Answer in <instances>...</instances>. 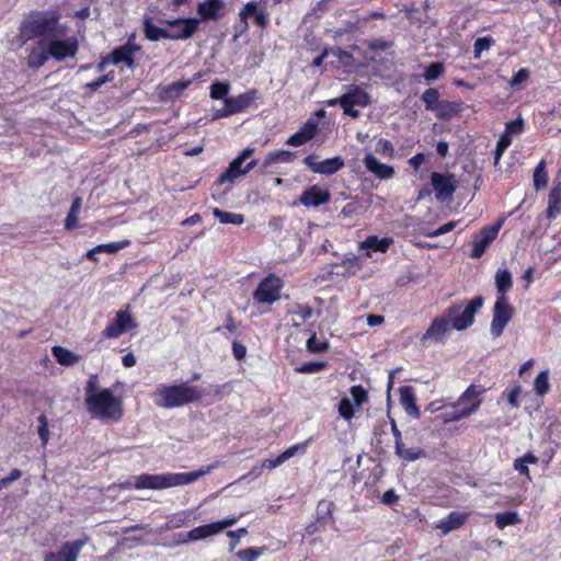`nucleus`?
<instances>
[{"mask_svg":"<svg viewBox=\"0 0 561 561\" xmlns=\"http://www.w3.org/2000/svg\"><path fill=\"white\" fill-rule=\"evenodd\" d=\"M250 13H256V25L264 28L268 24V14L265 9L260 8L255 1H250L239 12V23L236 25L237 35H241L249 30L248 19Z\"/></svg>","mask_w":561,"mask_h":561,"instance_id":"14","label":"nucleus"},{"mask_svg":"<svg viewBox=\"0 0 561 561\" xmlns=\"http://www.w3.org/2000/svg\"><path fill=\"white\" fill-rule=\"evenodd\" d=\"M299 130L304 135L305 139L309 141L317 133V124L313 121H308Z\"/></svg>","mask_w":561,"mask_h":561,"instance_id":"60","label":"nucleus"},{"mask_svg":"<svg viewBox=\"0 0 561 561\" xmlns=\"http://www.w3.org/2000/svg\"><path fill=\"white\" fill-rule=\"evenodd\" d=\"M82 199L81 197H76L72 202L71 208L67 215V218L65 220V227L68 230H71L77 227L78 224V216L81 209Z\"/></svg>","mask_w":561,"mask_h":561,"instance_id":"40","label":"nucleus"},{"mask_svg":"<svg viewBox=\"0 0 561 561\" xmlns=\"http://www.w3.org/2000/svg\"><path fill=\"white\" fill-rule=\"evenodd\" d=\"M442 417L444 423L456 422L463 419L459 410H457L453 403L445 405V412L443 413Z\"/></svg>","mask_w":561,"mask_h":561,"instance_id":"50","label":"nucleus"},{"mask_svg":"<svg viewBox=\"0 0 561 561\" xmlns=\"http://www.w3.org/2000/svg\"><path fill=\"white\" fill-rule=\"evenodd\" d=\"M137 50H139V47L130 44H126L125 46L115 49L101 60L98 65L99 71H103L107 65L126 64L128 67H133V54Z\"/></svg>","mask_w":561,"mask_h":561,"instance_id":"17","label":"nucleus"},{"mask_svg":"<svg viewBox=\"0 0 561 561\" xmlns=\"http://www.w3.org/2000/svg\"><path fill=\"white\" fill-rule=\"evenodd\" d=\"M330 192L327 188L313 185L300 196V203L306 207H318L330 201Z\"/></svg>","mask_w":561,"mask_h":561,"instance_id":"22","label":"nucleus"},{"mask_svg":"<svg viewBox=\"0 0 561 561\" xmlns=\"http://www.w3.org/2000/svg\"><path fill=\"white\" fill-rule=\"evenodd\" d=\"M339 413L345 420H351L354 416L353 403L350 398L345 397L340 401Z\"/></svg>","mask_w":561,"mask_h":561,"instance_id":"52","label":"nucleus"},{"mask_svg":"<svg viewBox=\"0 0 561 561\" xmlns=\"http://www.w3.org/2000/svg\"><path fill=\"white\" fill-rule=\"evenodd\" d=\"M192 83L191 80L175 81L171 84L161 87L159 90V96L163 101H171L179 98L182 92Z\"/></svg>","mask_w":561,"mask_h":561,"instance_id":"29","label":"nucleus"},{"mask_svg":"<svg viewBox=\"0 0 561 561\" xmlns=\"http://www.w3.org/2000/svg\"><path fill=\"white\" fill-rule=\"evenodd\" d=\"M491 46V39L488 37H480L474 42V57L479 58L483 50H488Z\"/></svg>","mask_w":561,"mask_h":561,"instance_id":"59","label":"nucleus"},{"mask_svg":"<svg viewBox=\"0 0 561 561\" xmlns=\"http://www.w3.org/2000/svg\"><path fill=\"white\" fill-rule=\"evenodd\" d=\"M38 423H39L38 436L42 440L43 446H46L49 440V430H48L47 417L44 414L39 415Z\"/></svg>","mask_w":561,"mask_h":561,"instance_id":"54","label":"nucleus"},{"mask_svg":"<svg viewBox=\"0 0 561 561\" xmlns=\"http://www.w3.org/2000/svg\"><path fill=\"white\" fill-rule=\"evenodd\" d=\"M422 101L424 102L426 110L433 111L440 102L438 91L434 88L425 90L422 94Z\"/></svg>","mask_w":561,"mask_h":561,"instance_id":"43","label":"nucleus"},{"mask_svg":"<svg viewBox=\"0 0 561 561\" xmlns=\"http://www.w3.org/2000/svg\"><path fill=\"white\" fill-rule=\"evenodd\" d=\"M548 175L546 172L545 161H540L534 172V186L535 188L541 190L547 185Z\"/></svg>","mask_w":561,"mask_h":561,"instance_id":"42","label":"nucleus"},{"mask_svg":"<svg viewBox=\"0 0 561 561\" xmlns=\"http://www.w3.org/2000/svg\"><path fill=\"white\" fill-rule=\"evenodd\" d=\"M340 103L353 106H366L369 103V96L359 87H353L340 98Z\"/></svg>","mask_w":561,"mask_h":561,"instance_id":"28","label":"nucleus"},{"mask_svg":"<svg viewBox=\"0 0 561 561\" xmlns=\"http://www.w3.org/2000/svg\"><path fill=\"white\" fill-rule=\"evenodd\" d=\"M255 99V91H248L237 96L225 99V105L214 113V118L228 117L247 110Z\"/></svg>","mask_w":561,"mask_h":561,"instance_id":"13","label":"nucleus"},{"mask_svg":"<svg viewBox=\"0 0 561 561\" xmlns=\"http://www.w3.org/2000/svg\"><path fill=\"white\" fill-rule=\"evenodd\" d=\"M366 169L380 180H388L394 175L393 167L380 162L373 153L368 152L363 160Z\"/></svg>","mask_w":561,"mask_h":561,"instance_id":"23","label":"nucleus"},{"mask_svg":"<svg viewBox=\"0 0 561 561\" xmlns=\"http://www.w3.org/2000/svg\"><path fill=\"white\" fill-rule=\"evenodd\" d=\"M50 57L47 44L45 41H39L31 50L27 57V66L33 69L42 67Z\"/></svg>","mask_w":561,"mask_h":561,"instance_id":"26","label":"nucleus"},{"mask_svg":"<svg viewBox=\"0 0 561 561\" xmlns=\"http://www.w3.org/2000/svg\"><path fill=\"white\" fill-rule=\"evenodd\" d=\"M485 392L484 388L477 385L469 386L465 392L453 404L459 410L463 419L476 413L481 403L482 394Z\"/></svg>","mask_w":561,"mask_h":561,"instance_id":"11","label":"nucleus"},{"mask_svg":"<svg viewBox=\"0 0 561 561\" xmlns=\"http://www.w3.org/2000/svg\"><path fill=\"white\" fill-rule=\"evenodd\" d=\"M502 225L503 221L500 220L493 225L483 227L479 232L473 234L471 257L480 259L484 254L485 250L496 239Z\"/></svg>","mask_w":561,"mask_h":561,"instance_id":"12","label":"nucleus"},{"mask_svg":"<svg viewBox=\"0 0 561 561\" xmlns=\"http://www.w3.org/2000/svg\"><path fill=\"white\" fill-rule=\"evenodd\" d=\"M168 26L169 34L176 35V37H169L173 41H184L194 35L199 25V20L196 18H180L168 20L164 22Z\"/></svg>","mask_w":561,"mask_h":561,"instance_id":"15","label":"nucleus"},{"mask_svg":"<svg viewBox=\"0 0 561 561\" xmlns=\"http://www.w3.org/2000/svg\"><path fill=\"white\" fill-rule=\"evenodd\" d=\"M45 42L47 44L50 57L56 60L71 58L76 55L78 49V42L76 37L64 36L59 27Z\"/></svg>","mask_w":561,"mask_h":561,"instance_id":"6","label":"nucleus"},{"mask_svg":"<svg viewBox=\"0 0 561 561\" xmlns=\"http://www.w3.org/2000/svg\"><path fill=\"white\" fill-rule=\"evenodd\" d=\"M494 518L499 529H504L507 526H513L522 522L518 513L514 511L497 513Z\"/></svg>","mask_w":561,"mask_h":561,"instance_id":"36","label":"nucleus"},{"mask_svg":"<svg viewBox=\"0 0 561 561\" xmlns=\"http://www.w3.org/2000/svg\"><path fill=\"white\" fill-rule=\"evenodd\" d=\"M352 403L360 407L367 400V392L360 386H354L351 388V398Z\"/></svg>","mask_w":561,"mask_h":561,"instance_id":"55","label":"nucleus"},{"mask_svg":"<svg viewBox=\"0 0 561 561\" xmlns=\"http://www.w3.org/2000/svg\"><path fill=\"white\" fill-rule=\"evenodd\" d=\"M145 34L150 41H159L161 38L169 39V37H176V35L169 34L168 26L159 27L154 25L150 20L145 21Z\"/></svg>","mask_w":561,"mask_h":561,"instance_id":"34","label":"nucleus"},{"mask_svg":"<svg viewBox=\"0 0 561 561\" xmlns=\"http://www.w3.org/2000/svg\"><path fill=\"white\" fill-rule=\"evenodd\" d=\"M58 30L55 13L33 12L22 23L21 36L24 41L41 36L48 39Z\"/></svg>","mask_w":561,"mask_h":561,"instance_id":"4","label":"nucleus"},{"mask_svg":"<svg viewBox=\"0 0 561 561\" xmlns=\"http://www.w3.org/2000/svg\"><path fill=\"white\" fill-rule=\"evenodd\" d=\"M460 106L457 103L440 101L433 110L440 119H449L459 113Z\"/></svg>","mask_w":561,"mask_h":561,"instance_id":"35","label":"nucleus"},{"mask_svg":"<svg viewBox=\"0 0 561 561\" xmlns=\"http://www.w3.org/2000/svg\"><path fill=\"white\" fill-rule=\"evenodd\" d=\"M534 391L537 396H545L550 391L549 371H540L534 380Z\"/></svg>","mask_w":561,"mask_h":561,"instance_id":"39","label":"nucleus"},{"mask_svg":"<svg viewBox=\"0 0 561 561\" xmlns=\"http://www.w3.org/2000/svg\"><path fill=\"white\" fill-rule=\"evenodd\" d=\"M514 316V308L508 302L507 297H496L493 307V317L490 325V332L494 337L502 335L505 327Z\"/></svg>","mask_w":561,"mask_h":561,"instance_id":"8","label":"nucleus"},{"mask_svg":"<svg viewBox=\"0 0 561 561\" xmlns=\"http://www.w3.org/2000/svg\"><path fill=\"white\" fill-rule=\"evenodd\" d=\"M332 503L327 501H321L318 504V518L320 520H325L327 518H331L332 516Z\"/></svg>","mask_w":561,"mask_h":561,"instance_id":"58","label":"nucleus"},{"mask_svg":"<svg viewBox=\"0 0 561 561\" xmlns=\"http://www.w3.org/2000/svg\"><path fill=\"white\" fill-rule=\"evenodd\" d=\"M51 353L62 366H72L80 360V356L62 346H54Z\"/></svg>","mask_w":561,"mask_h":561,"instance_id":"32","label":"nucleus"},{"mask_svg":"<svg viewBox=\"0 0 561 561\" xmlns=\"http://www.w3.org/2000/svg\"><path fill=\"white\" fill-rule=\"evenodd\" d=\"M524 130V119L517 118L515 121L508 122L505 126L504 133L513 138V136H518Z\"/></svg>","mask_w":561,"mask_h":561,"instance_id":"53","label":"nucleus"},{"mask_svg":"<svg viewBox=\"0 0 561 561\" xmlns=\"http://www.w3.org/2000/svg\"><path fill=\"white\" fill-rule=\"evenodd\" d=\"M451 322L446 312L440 317L433 320L426 332L421 339V342L425 344L427 341L442 342L445 335L453 330Z\"/></svg>","mask_w":561,"mask_h":561,"instance_id":"19","label":"nucleus"},{"mask_svg":"<svg viewBox=\"0 0 561 561\" xmlns=\"http://www.w3.org/2000/svg\"><path fill=\"white\" fill-rule=\"evenodd\" d=\"M444 72V65L442 62H433L431 64L425 72L424 78L426 81L431 82L439 78Z\"/></svg>","mask_w":561,"mask_h":561,"instance_id":"49","label":"nucleus"},{"mask_svg":"<svg viewBox=\"0 0 561 561\" xmlns=\"http://www.w3.org/2000/svg\"><path fill=\"white\" fill-rule=\"evenodd\" d=\"M87 411L92 417L103 422H118L124 414L123 399L112 389L100 388L96 375L89 377L84 388Z\"/></svg>","mask_w":561,"mask_h":561,"instance_id":"1","label":"nucleus"},{"mask_svg":"<svg viewBox=\"0 0 561 561\" xmlns=\"http://www.w3.org/2000/svg\"><path fill=\"white\" fill-rule=\"evenodd\" d=\"M239 517L232 516L227 517L222 520H218L214 523L217 534L221 533L224 529L233 526L238 522Z\"/></svg>","mask_w":561,"mask_h":561,"instance_id":"61","label":"nucleus"},{"mask_svg":"<svg viewBox=\"0 0 561 561\" xmlns=\"http://www.w3.org/2000/svg\"><path fill=\"white\" fill-rule=\"evenodd\" d=\"M216 465L202 467L192 472H165L159 474L142 473L134 478L133 488L136 490H163L173 486L186 485L210 473Z\"/></svg>","mask_w":561,"mask_h":561,"instance_id":"2","label":"nucleus"},{"mask_svg":"<svg viewBox=\"0 0 561 561\" xmlns=\"http://www.w3.org/2000/svg\"><path fill=\"white\" fill-rule=\"evenodd\" d=\"M222 0H205L197 5V14L203 21L218 20L219 11L224 8Z\"/></svg>","mask_w":561,"mask_h":561,"instance_id":"25","label":"nucleus"},{"mask_svg":"<svg viewBox=\"0 0 561 561\" xmlns=\"http://www.w3.org/2000/svg\"><path fill=\"white\" fill-rule=\"evenodd\" d=\"M263 553V549L257 548H247L239 550L237 552V557L241 561H255Z\"/></svg>","mask_w":561,"mask_h":561,"instance_id":"51","label":"nucleus"},{"mask_svg":"<svg viewBox=\"0 0 561 561\" xmlns=\"http://www.w3.org/2000/svg\"><path fill=\"white\" fill-rule=\"evenodd\" d=\"M323 368H324L323 363H309V364H306V365L301 366L300 368H298V371L305 373V374H311V373H318V371L322 370Z\"/></svg>","mask_w":561,"mask_h":561,"instance_id":"63","label":"nucleus"},{"mask_svg":"<svg viewBox=\"0 0 561 561\" xmlns=\"http://www.w3.org/2000/svg\"><path fill=\"white\" fill-rule=\"evenodd\" d=\"M469 513L453 511L445 518L436 522L434 528L440 530L443 535L457 530L467 522Z\"/></svg>","mask_w":561,"mask_h":561,"instance_id":"21","label":"nucleus"},{"mask_svg":"<svg viewBox=\"0 0 561 561\" xmlns=\"http://www.w3.org/2000/svg\"><path fill=\"white\" fill-rule=\"evenodd\" d=\"M394 454L408 462L424 458L426 455L424 449L420 447H407L403 442L394 445Z\"/></svg>","mask_w":561,"mask_h":561,"instance_id":"31","label":"nucleus"},{"mask_svg":"<svg viewBox=\"0 0 561 561\" xmlns=\"http://www.w3.org/2000/svg\"><path fill=\"white\" fill-rule=\"evenodd\" d=\"M190 519V512L181 511L169 516L168 522L161 526V530L178 529L187 524Z\"/></svg>","mask_w":561,"mask_h":561,"instance_id":"37","label":"nucleus"},{"mask_svg":"<svg viewBox=\"0 0 561 561\" xmlns=\"http://www.w3.org/2000/svg\"><path fill=\"white\" fill-rule=\"evenodd\" d=\"M230 91V84L228 82L216 81L210 85V98L213 100H222L228 98V93Z\"/></svg>","mask_w":561,"mask_h":561,"instance_id":"41","label":"nucleus"},{"mask_svg":"<svg viewBox=\"0 0 561 561\" xmlns=\"http://www.w3.org/2000/svg\"><path fill=\"white\" fill-rule=\"evenodd\" d=\"M151 398L157 407L172 409L199 400L202 391L187 382L172 386L161 385Z\"/></svg>","mask_w":561,"mask_h":561,"instance_id":"3","label":"nucleus"},{"mask_svg":"<svg viewBox=\"0 0 561 561\" xmlns=\"http://www.w3.org/2000/svg\"><path fill=\"white\" fill-rule=\"evenodd\" d=\"M283 282L275 275H270L260 282L253 294V299L257 304L272 305L280 299Z\"/></svg>","mask_w":561,"mask_h":561,"instance_id":"9","label":"nucleus"},{"mask_svg":"<svg viewBox=\"0 0 561 561\" xmlns=\"http://www.w3.org/2000/svg\"><path fill=\"white\" fill-rule=\"evenodd\" d=\"M89 541L90 538L85 535L76 540L65 541L58 550L47 552L44 561H78L81 550Z\"/></svg>","mask_w":561,"mask_h":561,"instance_id":"10","label":"nucleus"},{"mask_svg":"<svg viewBox=\"0 0 561 561\" xmlns=\"http://www.w3.org/2000/svg\"><path fill=\"white\" fill-rule=\"evenodd\" d=\"M329 347V343L328 342H321L317 339L316 334H313L312 336H310L307 341V348L311 352V353H321L323 351H325L327 348Z\"/></svg>","mask_w":561,"mask_h":561,"instance_id":"56","label":"nucleus"},{"mask_svg":"<svg viewBox=\"0 0 561 561\" xmlns=\"http://www.w3.org/2000/svg\"><path fill=\"white\" fill-rule=\"evenodd\" d=\"M529 77V71L528 69L526 68H522L519 69L516 75L513 77V79L511 80L510 84L512 87H515V85H518L520 84L522 82L526 81Z\"/></svg>","mask_w":561,"mask_h":561,"instance_id":"62","label":"nucleus"},{"mask_svg":"<svg viewBox=\"0 0 561 561\" xmlns=\"http://www.w3.org/2000/svg\"><path fill=\"white\" fill-rule=\"evenodd\" d=\"M483 306V298L476 297L471 299L466 307L455 305L445 310L451 325L457 331L469 328L474 321V314Z\"/></svg>","mask_w":561,"mask_h":561,"instance_id":"5","label":"nucleus"},{"mask_svg":"<svg viewBox=\"0 0 561 561\" xmlns=\"http://www.w3.org/2000/svg\"><path fill=\"white\" fill-rule=\"evenodd\" d=\"M400 402L404 409V411L413 416L414 419H419L421 415L420 409L416 405L415 394L411 387H401L400 390Z\"/></svg>","mask_w":561,"mask_h":561,"instance_id":"27","label":"nucleus"},{"mask_svg":"<svg viewBox=\"0 0 561 561\" xmlns=\"http://www.w3.org/2000/svg\"><path fill=\"white\" fill-rule=\"evenodd\" d=\"M293 157H294V154L291 152L285 151V150L271 152L267 154V157L263 163V167L266 168L276 161L289 162V161H291Z\"/></svg>","mask_w":561,"mask_h":561,"instance_id":"45","label":"nucleus"},{"mask_svg":"<svg viewBox=\"0 0 561 561\" xmlns=\"http://www.w3.org/2000/svg\"><path fill=\"white\" fill-rule=\"evenodd\" d=\"M513 285L512 275L507 270H497L495 274L496 297H506Z\"/></svg>","mask_w":561,"mask_h":561,"instance_id":"33","label":"nucleus"},{"mask_svg":"<svg viewBox=\"0 0 561 561\" xmlns=\"http://www.w3.org/2000/svg\"><path fill=\"white\" fill-rule=\"evenodd\" d=\"M375 151H376V153H378L385 158H388V159L394 158V147L391 144V141H389L388 139L380 138L376 142Z\"/></svg>","mask_w":561,"mask_h":561,"instance_id":"44","label":"nucleus"},{"mask_svg":"<svg viewBox=\"0 0 561 561\" xmlns=\"http://www.w3.org/2000/svg\"><path fill=\"white\" fill-rule=\"evenodd\" d=\"M304 162L313 172L327 175L334 174L344 167V160L340 156L319 161L317 156L311 154Z\"/></svg>","mask_w":561,"mask_h":561,"instance_id":"18","label":"nucleus"},{"mask_svg":"<svg viewBox=\"0 0 561 561\" xmlns=\"http://www.w3.org/2000/svg\"><path fill=\"white\" fill-rule=\"evenodd\" d=\"M309 440H306L304 443H299L296 445L290 446L286 450H284L279 456L283 460V462L287 461L291 457H294L297 454H304L308 447Z\"/></svg>","mask_w":561,"mask_h":561,"instance_id":"48","label":"nucleus"},{"mask_svg":"<svg viewBox=\"0 0 561 561\" xmlns=\"http://www.w3.org/2000/svg\"><path fill=\"white\" fill-rule=\"evenodd\" d=\"M392 243L393 240L391 238L379 239L376 236H370L359 243V249L364 251L366 257H370L374 251L385 253Z\"/></svg>","mask_w":561,"mask_h":561,"instance_id":"24","label":"nucleus"},{"mask_svg":"<svg viewBox=\"0 0 561 561\" xmlns=\"http://www.w3.org/2000/svg\"><path fill=\"white\" fill-rule=\"evenodd\" d=\"M213 215L221 222V224H232V225H242L244 222V217L241 214L224 211L219 208L213 209Z\"/></svg>","mask_w":561,"mask_h":561,"instance_id":"38","label":"nucleus"},{"mask_svg":"<svg viewBox=\"0 0 561 561\" xmlns=\"http://www.w3.org/2000/svg\"><path fill=\"white\" fill-rule=\"evenodd\" d=\"M135 328H137V322L129 306H126L115 313L114 319L102 331V336L104 339H117Z\"/></svg>","mask_w":561,"mask_h":561,"instance_id":"7","label":"nucleus"},{"mask_svg":"<svg viewBox=\"0 0 561 561\" xmlns=\"http://www.w3.org/2000/svg\"><path fill=\"white\" fill-rule=\"evenodd\" d=\"M431 182L435 196L438 201L448 202L453 198L457 188L456 180L453 174L433 172L431 175Z\"/></svg>","mask_w":561,"mask_h":561,"instance_id":"16","label":"nucleus"},{"mask_svg":"<svg viewBox=\"0 0 561 561\" xmlns=\"http://www.w3.org/2000/svg\"><path fill=\"white\" fill-rule=\"evenodd\" d=\"M129 243L130 242L128 240H124L121 242H111V243H105V244H99V245H96V250H99V253L114 254V253H117L119 250L128 247Z\"/></svg>","mask_w":561,"mask_h":561,"instance_id":"47","label":"nucleus"},{"mask_svg":"<svg viewBox=\"0 0 561 561\" xmlns=\"http://www.w3.org/2000/svg\"><path fill=\"white\" fill-rule=\"evenodd\" d=\"M253 152L254 149L252 148H245L242 150V152L230 162L228 169L219 176L218 182L220 184L233 182L239 176L247 174V170L241 167L243 162L253 154Z\"/></svg>","mask_w":561,"mask_h":561,"instance_id":"20","label":"nucleus"},{"mask_svg":"<svg viewBox=\"0 0 561 561\" xmlns=\"http://www.w3.org/2000/svg\"><path fill=\"white\" fill-rule=\"evenodd\" d=\"M214 535H217V531H216V528L214 526V523H210V524H207V525H203V526H198L196 528H193L192 530H190L185 537L179 539V542L180 543H185L187 541H197V540H203V539H206L208 537H211Z\"/></svg>","mask_w":561,"mask_h":561,"instance_id":"30","label":"nucleus"},{"mask_svg":"<svg viewBox=\"0 0 561 561\" xmlns=\"http://www.w3.org/2000/svg\"><path fill=\"white\" fill-rule=\"evenodd\" d=\"M306 142H308V141H307V139H305V137L300 133V130H298L297 133L291 135L287 140V145L293 146V147H299V146L305 145Z\"/></svg>","mask_w":561,"mask_h":561,"instance_id":"64","label":"nucleus"},{"mask_svg":"<svg viewBox=\"0 0 561 561\" xmlns=\"http://www.w3.org/2000/svg\"><path fill=\"white\" fill-rule=\"evenodd\" d=\"M513 138L508 136L506 133H503L496 144L495 154H494V164L497 165L500 162L501 157L503 156L504 151L510 147L512 144Z\"/></svg>","mask_w":561,"mask_h":561,"instance_id":"46","label":"nucleus"},{"mask_svg":"<svg viewBox=\"0 0 561 561\" xmlns=\"http://www.w3.org/2000/svg\"><path fill=\"white\" fill-rule=\"evenodd\" d=\"M331 55L336 57L340 64L345 67H352L354 65L353 56L350 53L342 50L341 48L332 49Z\"/></svg>","mask_w":561,"mask_h":561,"instance_id":"57","label":"nucleus"}]
</instances>
